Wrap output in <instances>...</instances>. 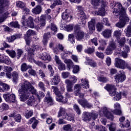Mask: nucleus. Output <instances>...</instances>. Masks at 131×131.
Instances as JSON below:
<instances>
[{"label": "nucleus", "mask_w": 131, "mask_h": 131, "mask_svg": "<svg viewBox=\"0 0 131 131\" xmlns=\"http://www.w3.org/2000/svg\"><path fill=\"white\" fill-rule=\"evenodd\" d=\"M18 88L20 101L25 102L30 106L36 101L33 95H35L39 101L45 96L42 91H39V93H37L36 89L28 81H25V82L19 84Z\"/></svg>", "instance_id": "f257e3e1"}, {"label": "nucleus", "mask_w": 131, "mask_h": 131, "mask_svg": "<svg viewBox=\"0 0 131 131\" xmlns=\"http://www.w3.org/2000/svg\"><path fill=\"white\" fill-rule=\"evenodd\" d=\"M111 8H113V14L115 16H120V19L118 23L116 24V27L118 28H123L125 26L126 23L129 22V17L126 14V10L123 8L121 3L116 2L114 7L112 3Z\"/></svg>", "instance_id": "f03ea898"}, {"label": "nucleus", "mask_w": 131, "mask_h": 131, "mask_svg": "<svg viewBox=\"0 0 131 131\" xmlns=\"http://www.w3.org/2000/svg\"><path fill=\"white\" fill-rule=\"evenodd\" d=\"M74 35L69 34L68 40L71 43H74L75 40L74 39V36L76 37L77 40H81L84 37L85 33L83 31L80 30V27L78 26H75L74 28Z\"/></svg>", "instance_id": "7ed1b4c3"}, {"label": "nucleus", "mask_w": 131, "mask_h": 131, "mask_svg": "<svg viewBox=\"0 0 131 131\" xmlns=\"http://www.w3.org/2000/svg\"><path fill=\"white\" fill-rule=\"evenodd\" d=\"M115 61V66L117 68L123 70L127 68V69H128V70L131 71L130 64L127 63V62H125V61L119 58H116Z\"/></svg>", "instance_id": "20e7f679"}, {"label": "nucleus", "mask_w": 131, "mask_h": 131, "mask_svg": "<svg viewBox=\"0 0 131 131\" xmlns=\"http://www.w3.org/2000/svg\"><path fill=\"white\" fill-rule=\"evenodd\" d=\"M7 6L5 3V0H0V19H5L9 15Z\"/></svg>", "instance_id": "39448f33"}, {"label": "nucleus", "mask_w": 131, "mask_h": 131, "mask_svg": "<svg viewBox=\"0 0 131 131\" xmlns=\"http://www.w3.org/2000/svg\"><path fill=\"white\" fill-rule=\"evenodd\" d=\"M78 20L79 21V24H84L86 23V15L83 12V8L81 6H78Z\"/></svg>", "instance_id": "423d86ee"}, {"label": "nucleus", "mask_w": 131, "mask_h": 131, "mask_svg": "<svg viewBox=\"0 0 131 131\" xmlns=\"http://www.w3.org/2000/svg\"><path fill=\"white\" fill-rule=\"evenodd\" d=\"M99 115L100 116H105L107 119L110 120H113V118H114L113 115L110 113L109 108L106 107H102L101 111L99 112Z\"/></svg>", "instance_id": "0eeeda50"}, {"label": "nucleus", "mask_w": 131, "mask_h": 131, "mask_svg": "<svg viewBox=\"0 0 131 131\" xmlns=\"http://www.w3.org/2000/svg\"><path fill=\"white\" fill-rule=\"evenodd\" d=\"M126 76L125 73L123 71H119V74L115 76V82L116 83H119V82H123L125 80Z\"/></svg>", "instance_id": "6e6552de"}, {"label": "nucleus", "mask_w": 131, "mask_h": 131, "mask_svg": "<svg viewBox=\"0 0 131 131\" xmlns=\"http://www.w3.org/2000/svg\"><path fill=\"white\" fill-rule=\"evenodd\" d=\"M3 98L6 102L9 103L15 102V100H16V96L14 94H10V93L3 94Z\"/></svg>", "instance_id": "1a4fd4ad"}, {"label": "nucleus", "mask_w": 131, "mask_h": 131, "mask_svg": "<svg viewBox=\"0 0 131 131\" xmlns=\"http://www.w3.org/2000/svg\"><path fill=\"white\" fill-rule=\"evenodd\" d=\"M68 116L67 110L63 107H60L58 112L57 117L59 118L62 116L63 119H67Z\"/></svg>", "instance_id": "9d476101"}, {"label": "nucleus", "mask_w": 131, "mask_h": 131, "mask_svg": "<svg viewBox=\"0 0 131 131\" xmlns=\"http://www.w3.org/2000/svg\"><path fill=\"white\" fill-rule=\"evenodd\" d=\"M44 102L48 104V106H53L55 105V101L54 99L50 95V92H48L46 96L44 99Z\"/></svg>", "instance_id": "9b49d317"}, {"label": "nucleus", "mask_w": 131, "mask_h": 131, "mask_svg": "<svg viewBox=\"0 0 131 131\" xmlns=\"http://www.w3.org/2000/svg\"><path fill=\"white\" fill-rule=\"evenodd\" d=\"M46 17L45 15H41V16L40 17V24L36 26V28L38 30L41 29L43 28V27L46 26Z\"/></svg>", "instance_id": "f8f14e48"}, {"label": "nucleus", "mask_w": 131, "mask_h": 131, "mask_svg": "<svg viewBox=\"0 0 131 131\" xmlns=\"http://www.w3.org/2000/svg\"><path fill=\"white\" fill-rule=\"evenodd\" d=\"M125 120V117H121L119 118V121L120 122V127H122L123 128L124 127H129L130 125V123L128 121V120H127L124 122L123 123V121Z\"/></svg>", "instance_id": "ddd939ff"}, {"label": "nucleus", "mask_w": 131, "mask_h": 131, "mask_svg": "<svg viewBox=\"0 0 131 131\" xmlns=\"http://www.w3.org/2000/svg\"><path fill=\"white\" fill-rule=\"evenodd\" d=\"M39 58L43 61H48V62L52 61V57L50 54L47 52L39 54Z\"/></svg>", "instance_id": "4468645a"}, {"label": "nucleus", "mask_w": 131, "mask_h": 131, "mask_svg": "<svg viewBox=\"0 0 131 131\" xmlns=\"http://www.w3.org/2000/svg\"><path fill=\"white\" fill-rule=\"evenodd\" d=\"M95 24H96V20L94 18L91 19V20L88 22V26L90 33H93V32L95 31Z\"/></svg>", "instance_id": "2eb2a0df"}, {"label": "nucleus", "mask_w": 131, "mask_h": 131, "mask_svg": "<svg viewBox=\"0 0 131 131\" xmlns=\"http://www.w3.org/2000/svg\"><path fill=\"white\" fill-rule=\"evenodd\" d=\"M66 84H67V91L70 93H72L73 92V83L72 81L69 79H66L64 81Z\"/></svg>", "instance_id": "dca6fc26"}, {"label": "nucleus", "mask_w": 131, "mask_h": 131, "mask_svg": "<svg viewBox=\"0 0 131 131\" xmlns=\"http://www.w3.org/2000/svg\"><path fill=\"white\" fill-rule=\"evenodd\" d=\"M52 84L53 85H58L60 82L61 81V79L60 78V75L59 74H56L52 79H51Z\"/></svg>", "instance_id": "f3484780"}, {"label": "nucleus", "mask_w": 131, "mask_h": 131, "mask_svg": "<svg viewBox=\"0 0 131 131\" xmlns=\"http://www.w3.org/2000/svg\"><path fill=\"white\" fill-rule=\"evenodd\" d=\"M51 37V34L50 32H47L45 33L43 35V39L42 40V43H43L45 47H47L48 45V42L49 41V39Z\"/></svg>", "instance_id": "a211bd4d"}, {"label": "nucleus", "mask_w": 131, "mask_h": 131, "mask_svg": "<svg viewBox=\"0 0 131 131\" xmlns=\"http://www.w3.org/2000/svg\"><path fill=\"white\" fill-rule=\"evenodd\" d=\"M116 48V46H115V43H114L113 42L111 43L107 47V48L106 50L105 54L106 55H111V54H112V53H113V51H114V50Z\"/></svg>", "instance_id": "6ab92c4d"}, {"label": "nucleus", "mask_w": 131, "mask_h": 131, "mask_svg": "<svg viewBox=\"0 0 131 131\" xmlns=\"http://www.w3.org/2000/svg\"><path fill=\"white\" fill-rule=\"evenodd\" d=\"M61 17L63 20H65L66 22H70L72 19V16H71L70 13H67V12H63Z\"/></svg>", "instance_id": "aec40b11"}, {"label": "nucleus", "mask_w": 131, "mask_h": 131, "mask_svg": "<svg viewBox=\"0 0 131 131\" xmlns=\"http://www.w3.org/2000/svg\"><path fill=\"white\" fill-rule=\"evenodd\" d=\"M115 110L113 112L114 114L116 115H120L121 114V110H120V104L116 103L114 105Z\"/></svg>", "instance_id": "412c9836"}, {"label": "nucleus", "mask_w": 131, "mask_h": 131, "mask_svg": "<svg viewBox=\"0 0 131 131\" xmlns=\"http://www.w3.org/2000/svg\"><path fill=\"white\" fill-rule=\"evenodd\" d=\"M11 78L14 83H17L19 79V74L18 72L14 71L11 73Z\"/></svg>", "instance_id": "4be33fe9"}, {"label": "nucleus", "mask_w": 131, "mask_h": 131, "mask_svg": "<svg viewBox=\"0 0 131 131\" xmlns=\"http://www.w3.org/2000/svg\"><path fill=\"white\" fill-rule=\"evenodd\" d=\"M9 117H13L15 121L16 122H21V119L22 117L20 114H16L15 113H12L9 115Z\"/></svg>", "instance_id": "5701e85b"}, {"label": "nucleus", "mask_w": 131, "mask_h": 131, "mask_svg": "<svg viewBox=\"0 0 131 131\" xmlns=\"http://www.w3.org/2000/svg\"><path fill=\"white\" fill-rule=\"evenodd\" d=\"M29 123L30 124H32V128H33V129H35L36 128V126H37V124H38V120H36L35 118L33 117L29 121Z\"/></svg>", "instance_id": "b1692460"}, {"label": "nucleus", "mask_w": 131, "mask_h": 131, "mask_svg": "<svg viewBox=\"0 0 131 131\" xmlns=\"http://www.w3.org/2000/svg\"><path fill=\"white\" fill-rule=\"evenodd\" d=\"M104 89L106 90L107 92H109L110 95H111V94L115 91L116 90L115 86L112 84H107L104 87Z\"/></svg>", "instance_id": "393cba45"}, {"label": "nucleus", "mask_w": 131, "mask_h": 131, "mask_svg": "<svg viewBox=\"0 0 131 131\" xmlns=\"http://www.w3.org/2000/svg\"><path fill=\"white\" fill-rule=\"evenodd\" d=\"M72 52H70L69 51H68L66 49H64L61 53V56L62 59L63 60H65L66 58H68V56H70L72 55Z\"/></svg>", "instance_id": "a878e982"}, {"label": "nucleus", "mask_w": 131, "mask_h": 131, "mask_svg": "<svg viewBox=\"0 0 131 131\" xmlns=\"http://www.w3.org/2000/svg\"><path fill=\"white\" fill-rule=\"evenodd\" d=\"M86 61H85V64L86 65H90L91 67H96L97 63L95 61L93 60L92 59H90L88 57L86 58Z\"/></svg>", "instance_id": "bb28decb"}, {"label": "nucleus", "mask_w": 131, "mask_h": 131, "mask_svg": "<svg viewBox=\"0 0 131 131\" xmlns=\"http://www.w3.org/2000/svg\"><path fill=\"white\" fill-rule=\"evenodd\" d=\"M111 96H112V97L114 96L113 100L115 101H119V100L121 99V94H120V93H117L116 91H114L113 92H112Z\"/></svg>", "instance_id": "cd10ccee"}, {"label": "nucleus", "mask_w": 131, "mask_h": 131, "mask_svg": "<svg viewBox=\"0 0 131 131\" xmlns=\"http://www.w3.org/2000/svg\"><path fill=\"white\" fill-rule=\"evenodd\" d=\"M112 33V31L111 30L106 29L102 32V34L105 38H109V37H111Z\"/></svg>", "instance_id": "c85d7f7f"}, {"label": "nucleus", "mask_w": 131, "mask_h": 131, "mask_svg": "<svg viewBox=\"0 0 131 131\" xmlns=\"http://www.w3.org/2000/svg\"><path fill=\"white\" fill-rule=\"evenodd\" d=\"M42 9L41 6L40 5H37L36 7L32 10V12L33 14H35L36 15H39L41 13Z\"/></svg>", "instance_id": "c756f323"}, {"label": "nucleus", "mask_w": 131, "mask_h": 131, "mask_svg": "<svg viewBox=\"0 0 131 131\" xmlns=\"http://www.w3.org/2000/svg\"><path fill=\"white\" fill-rule=\"evenodd\" d=\"M47 28V29H50L53 34H55L58 31V28H57V26L54 23H51L50 27L48 26Z\"/></svg>", "instance_id": "7c9ffc66"}, {"label": "nucleus", "mask_w": 131, "mask_h": 131, "mask_svg": "<svg viewBox=\"0 0 131 131\" xmlns=\"http://www.w3.org/2000/svg\"><path fill=\"white\" fill-rule=\"evenodd\" d=\"M64 62L66 64H67L68 70H70V69L72 68V67L73 66V62H72L71 59H65L64 60Z\"/></svg>", "instance_id": "2f4dec72"}, {"label": "nucleus", "mask_w": 131, "mask_h": 131, "mask_svg": "<svg viewBox=\"0 0 131 131\" xmlns=\"http://www.w3.org/2000/svg\"><path fill=\"white\" fill-rule=\"evenodd\" d=\"M81 85L83 89H89L90 88V84H89V81L86 79H81Z\"/></svg>", "instance_id": "473e14b6"}, {"label": "nucleus", "mask_w": 131, "mask_h": 131, "mask_svg": "<svg viewBox=\"0 0 131 131\" xmlns=\"http://www.w3.org/2000/svg\"><path fill=\"white\" fill-rule=\"evenodd\" d=\"M8 119H9L8 116H5L2 118V121L0 122V128H2L5 124L8 123Z\"/></svg>", "instance_id": "72a5a7b5"}, {"label": "nucleus", "mask_w": 131, "mask_h": 131, "mask_svg": "<svg viewBox=\"0 0 131 131\" xmlns=\"http://www.w3.org/2000/svg\"><path fill=\"white\" fill-rule=\"evenodd\" d=\"M81 89V87L80 86V84H76L74 86V90L75 91L74 94L76 96H77L78 94L79 93V92H80V90Z\"/></svg>", "instance_id": "f704fd0d"}, {"label": "nucleus", "mask_w": 131, "mask_h": 131, "mask_svg": "<svg viewBox=\"0 0 131 131\" xmlns=\"http://www.w3.org/2000/svg\"><path fill=\"white\" fill-rule=\"evenodd\" d=\"M29 68H32L31 66H28L27 64L24 63L21 65L20 69L23 72H24L29 69Z\"/></svg>", "instance_id": "c9c22d12"}, {"label": "nucleus", "mask_w": 131, "mask_h": 131, "mask_svg": "<svg viewBox=\"0 0 131 131\" xmlns=\"http://www.w3.org/2000/svg\"><path fill=\"white\" fill-rule=\"evenodd\" d=\"M83 118L84 120H88L90 121L91 120V113L85 112L83 113Z\"/></svg>", "instance_id": "e433bc0d"}, {"label": "nucleus", "mask_w": 131, "mask_h": 131, "mask_svg": "<svg viewBox=\"0 0 131 131\" xmlns=\"http://www.w3.org/2000/svg\"><path fill=\"white\" fill-rule=\"evenodd\" d=\"M62 2L61 0H54L53 3L50 6L51 9H54L56 6H61Z\"/></svg>", "instance_id": "4c0bfd02"}, {"label": "nucleus", "mask_w": 131, "mask_h": 131, "mask_svg": "<svg viewBox=\"0 0 131 131\" xmlns=\"http://www.w3.org/2000/svg\"><path fill=\"white\" fill-rule=\"evenodd\" d=\"M31 28L34 27V24L33 23V18L32 17H29L28 18L27 25Z\"/></svg>", "instance_id": "58836bf2"}, {"label": "nucleus", "mask_w": 131, "mask_h": 131, "mask_svg": "<svg viewBox=\"0 0 131 131\" xmlns=\"http://www.w3.org/2000/svg\"><path fill=\"white\" fill-rule=\"evenodd\" d=\"M6 52L8 55L10 56L11 58H15V57H16V51L14 50H10L8 49L6 50Z\"/></svg>", "instance_id": "ea45409f"}, {"label": "nucleus", "mask_w": 131, "mask_h": 131, "mask_svg": "<svg viewBox=\"0 0 131 131\" xmlns=\"http://www.w3.org/2000/svg\"><path fill=\"white\" fill-rule=\"evenodd\" d=\"M33 115V111L31 110L30 111H26L25 113V116L26 118L28 119V118H30Z\"/></svg>", "instance_id": "a19ab883"}, {"label": "nucleus", "mask_w": 131, "mask_h": 131, "mask_svg": "<svg viewBox=\"0 0 131 131\" xmlns=\"http://www.w3.org/2000/svg\"><path fill=\"white\" fill-rule=\"evenodd\" d=\"M9 26L10 27H13L14 28H20V25L18 23V21H12L10 24H9Z\"/></svg>", "instance_id": "79ce46f5"}, {"label": "nucleus", "mask_w": 131, "mask_h": 131, "mask_svg": "<svg viewBox=\"0 0 131 131\" xmlns=\"http://www.w3.org/2000/svg\"><path fill=\"white\" fill-rule=\"evenodd\" d=\"M47 67L48 71H49L50 76V77H52V76H54V74H55V71L53 69V67L51 64H48Z\"/></svg>", "instance_id": "37998d69"}, {"label": "nucleus", "mask_w": 131, "mask_h": 131, "mask_svg": "<svg viewBox=\"0 0 131 131\" xmlns=\"http://www.w3.org/2000/svg\"><path fill=\"white\" fill-rule=\"evenodd\" d=\"M124 32L126 33V36H127V37H130L131 36V26L130 25H128L127 27V28L124 30Z\"/></svg>", "instance_id": "c03bdc74"}, {"label": "nucleus", "mask_w": 131, "mask_h": 131, "mask_svg": "<svg viewBox=\"0 0 131 131\" xmlns=\"http://www.w3.org/2000/svg\"><path fill=\"white\" fill-rule=\"evenodd\" d=\"M41 50V46L40 45H34L32 48L33 54L32 55H34L35 54V51L37 52V51H40Z\"/></svg>", "instance_id": "a18cd8bd"}, {"label": "nucleus", "mask_w": 131, "mask_h": 131, "mask_svg": "<svg viewBox=\"0 0 131 131\" xmlns=\"http://www.w3.org/2000/svg\"><path fill=\"white\" fill-rule=\"evenodd\" d=\"M17 52V55L16 58L17 59H19L20 58H21V56L22 55H23V53H24V51H23V50L22 49H18L16 50Z\"/></svg>", "instance_id": "49530a36"}, {"label": "nucleus", "mask_w": 131, "mask_h": 131, "mask_svg": "<svg viewBox=\"0 0 131 131\" xmlns=\"http://www.w3.org/2000/svg\"><path fill=\"white\" fill-rule=\"evenodd\" d=\"M102 2V0H91V5L94 7H99L100 3Z\"/></svg>", "instance_id": "de8ad7c7"}, {"label": "nucleus", "mask_w": 131, "mask_h": 131, "mask_svg": "<svg viewBox=\"0 0 131 131\" xmlns=\"http://www.w3.org/2000/svg\"><path fill=\"white\" fill-rule=\"evenodd\" d=\"M91 118L93 119V120H96L97 118H98V115H99V113L98 112H92L91 113Z\"/></svg>", "instance_id": "09e8293b"}, {"label": "nucleus", "mask_w": 131, "mask_h": 131, "mask_svg": "<svg viewBox=\"0 0 131 131\" xmlns=\"http://www.w3.org/2000/svg\"><path fill=\"white\" fill-rule=\"evenodd\" d=\"M67 119V120H68L69 121H72V122H74V115H73V114H68L67 119Z\"/></svg>", "instance_id": "8fccbe9b"}, {"label": "nucleus", "mask_w": 131, "mask_h": 131, "mask_svg": "<svg viewBox=\"0 0 131 131\" xmlns=\"http://www.w3.org/2000/svg\"><path fill=\"white\" fill-rule=\"evenodd\" d=\"M96 14L99 16H104L105 15V8L102 7Z\"/></svg>", "instance_id": "3c124183"}, {"label": "nucleus", "mask_w": 131, "mask_h": 131, "mask_svg": "<svg viewBox=\"0 0 131 131\" xmlns=\"http://www.w3.org/2000/svg\"><path fill=\"white\" fill-rule=\"evenodd\" d=\"M26 34L27 35L25 37L29 38L32 35H34L35 34V32L32 30H29L27 32Z\"/></svg>", "instance_id": "603ef678"}, {"label": "nucleus", "mask_w": 131, "mask_h": 131, "mask_svg": "<svg viewBox=\"0 0 131 131\" xmlns=\"http://www.w3.org/2000/svg\"><path fill=\"white\" fill-rule=\"evenodd\" d=\"M45 83L42 81L39 82L38 84V88H39L41 91H43V92H46V87H45Z\"/></svg>", "instance_id": "864d4df0"}, {"label": "nucleus", "mask_w": 131, "mask_h": 131, "mask_svg": "<svg viewBox=\"0 0 131 131\" xmlns=\"http://www.w3.org/2000/svg\"><path fill=\"white\" fill-rule=\"evenodd\" d=\"M109 129L110 131H115L116 130V124L114 123H111L109 125H108Z\"/></svg>", "instance_id": "5fc2aeb1"}, {"label": "nucleus", "mask_w": 131, "mask_h": 131, "mask_svg": "<svg viewBox=\"0 0 131 131\" xmlns=\"http://www.w3.org/2000/svg\"><path fill=\"white\" fill-rule=\"evenodd\" d=\"M73 108L74 111L77 113V114H78L79 115L81 113V111H80V108H79V106L77 105V104H74L73 106Z\"/></svg>", "instance_id": "6e6d98bb"}, {"label": "nucleus", "mask_w": 131, "mask_h": 131, "mask_svg": "<svg viewBox=\"0 0 131 131\" xmlns=\"http://www.w3.org/2000/svg\"><path fill=\"white\" fill-rule=\"evenodd\" d=\"M63 130L66 131H72V128L71 127V125L70 124H68L67 125H64L63 126Z\"/></svg>", "instance_id": "4d7b16f0"}, {"label": "nucleus", "mask_w": 131, "mask_h": 131, "mask_svg": "<svg viewBox=\"0 0 131 131\" xmlns=\"http://www.w3.org/2000/svg\"><path fill=\"white\" fill-rule=\"evenodd\" d=\"M16 6L20 9H23L25 7V4L21 1H17L16 2Z\"/></svg>", "instance_id": "13d9d810"}, {"label": "nucleus", "mask_w": 131, "mask_h": 131, "mask_svg": "<svg viewBox=\"0 0 131 131\" xmlns=\"http://www.w3.org/2000/svg\"><path fill=\"white\" fill-rule=\"evenodd\" d=\"M78 102L82 107L83 108H85V103H86L87 101L85 99H79Z\"/></svg>", "instance_id": "bf43d9fd"}, {"label": "nucleus", "mask_w": 131, "mask_h": 131, "mask_svg": "<svg viewBox=\"0 0 131 131\" xmlns=\"http://www.w3.org/2000/svg\"><path fill=\"white\" fill-rule=\"evenodd\" d=\"M101 24L103 25H106V26H110V24H109V21H108V18H105L101 20Z\"/></svg>", "instance_id": "052dcab7"}, {"label": "nucleus", "mask_w": 131, "mask_h": 131, "mask_svg": "<svg viewBox=\"0 0 131 131\" xmlns=\"http://www.w3.org/2000/svg\"><path fill=\"white\" fill-rule=\"evenodd\" d=\"M51 89L52 90H53V93L55 94L56 96H57V95H59V94L61 93L60 92V91H59V89H58V88H57V86H52L51 87Z\"/></svg>", "instance_id": "680f3d73"}, {"label": "nucleus", "mask_w": 131, "mask_h": 131, "mask_svg": "<svg viewBox=\"0 0 131 131\" xmlns=\"http://www.w3.org/2000/svg\"><path fill=\"white\" fill-rule=\"evenodd\" d=\"M84 52L86 53V54H93V53L95 52V49L89 48L86 49H85Z\"/></svg>", "instance_id": "e2e57ef3"}, {"label": "nucleus", "mask_w": 131, "mask_h": 131, "mask_svg": "<svg viewBox=\"0 0 131 131\" xmlns=\"http://www.w3.org/2000/svg\"><path fill=\"white\" fill-rule=\"evenodd\" d=\"M95 129H97L98 131H107V129H106L105 127L102 125H100V126L96 125L95 127Z\"/></svg>", "instance_id": "0e129e2a"}, {"label": "nucleus", "mask_w": 131, "mask_h": 131, "mask_svg": "<svg viewBox=\"0 0 131 131\" xmlns=\"http://www.w3.org/2000/svg\"><path fill=\"white\" fill-rule=\"evenodd\" d=\"M118 43L120 47H123V46H124V44L125 43V38L124 37L121 38L118 41Z\"/></svg>", "instance_id": "69168bd1"}, {"label": "nucleus", "mask_w": 131, "mask_h": 131, "mask_svg": "<svg viewBox=\"0 0 131 131\" xmlns=\"http://www.w3.org/2000/svg\"><path fill=\"white\" fill-rule=\"evenodd\" d=\"M9 109V105L6 103H3L0 107V110L1 111H4V110H8Z\"/></svg>", "instance_id": "338daca9"}, {"label": "nucleus", "mask_w": 131, "mask_h": 131, "mask_svg": "<svg viewBox=\"0 0 131 131\" xmlns=\"http://www.w3.org/2000/svg\"><path fill=\"white\" fill-rule=\"evenodd\" d=\"M63 96L61 95V93H59V94H57L56 95V101H57V102H60V103H61L62 100H63Z\"/></svg>", "instance_id": "774afa93"}]
</instances>
